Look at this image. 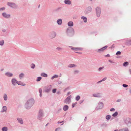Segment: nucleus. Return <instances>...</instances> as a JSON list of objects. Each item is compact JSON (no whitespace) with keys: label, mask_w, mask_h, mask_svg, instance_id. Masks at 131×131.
Instances as JSON below:
<instances>
[{"label":"nucleus","mask_w":131,"mask_h":131,"mask_svg":"<svg viewBox=\"0 0 131 131\" xmlns=\"http://www.w3.org/2000/svg\"><path fill=\"white\" fill-rule=\"evenodd\" d=\"M34 100L31 98L27 101L25 105V108L27 109H29L35 103Z\"/></svg>","instance_id":"1"},{"label":"nucleus","mask_w":131,"mask_h":131,"mask_svg":"<svg viewBox=\"0 0 131 131\" xmlns=\"http://www.w3.org/2000/svg\"><path fill=\"white\" fill-rule=\"evenodd\" d=\"M66 33L68 36L70 37H72L74 34V29L72 27H69L67 29Z\"/></svg>","instance_id":"2"},{"label":"nucleus","mask_w":131,"mask_h":131,"mask_svg":"<svg viewBox=\"0 0 131 131\" xmlns=\"http://www.w3.org/2000/svg\"><path fill=\"white\" fill-rule=\"evenodd\" d=\"M6 4L8 6L13 8L17 9L18 7L17 5L14 3L8 2Z\"/></svg>","instance_id":"3"},{"label":"nucleus","mask_w":131,"mask_h":131,"mask_svg":"<svg viewBox=\"0 0 131 131\" xmlns=\"http://www.w3.org/2000/svg\"><path fill=\"white\" fill-rule=\"evenodd\" d=\"M96 13L97 17H99L101 14V9L99 6H97L95 8Z\"/></svg>","instance_id":"4"},{"label":"nucleus","mask_w":131,"mask_h":131,"mask_svg":"<svg viewBox=\"0 0 131 131\" xmlns=\"http://www.w3.org/2000/svg\"><path fill=\"white\" fill-rule=\"evenodd\" d=\"M43 111L42 110H40L39 112L37 117V118L39 120H41L43 116Z\"/></svg>","instance_id":"5"},{"label":"nucleus","mask_w":131,"mask_h":131,"mask_svg":"<svg viewBox=\"0 0 131 131\" xmlns=\"http://www.w3.org/2000/svg\"><path fill=\"white\" fill-rule=\"evenodd\" d=\"M123 121L127 125L131 124V119L128 117L124 118H123Z\"/></svg>","instance_id":"6"},{"label":"nucleus","mask_w":131,"mask_h":131,"mask_svg":"<svg viewBox=\"0 0 131 131\" xmlns=\"http://www.w3.org/2000/svg\"><path fill=\"white\" fill-rule=\"evenodd\" d=\"M71 95L68 96L64 100V102L67 104H69L71 102Z\"/></svg>","instance_id":"7"},{"label":"nucleus","mask_w":131,"mask_h":131,"mask_svg":"<svg viewBox=\"0 0 131 131\" xmlns=\"http://www.w3.org/2000/svg\"><path fill=\"white\" fill-rule=\"evenodd\" d=\"M107 47L108 46L106 45L105 46L101 48L95 50V51L98 53L103 52L107 48Z\"/></svg>","instance_id":"8"},{"label":"nucleus","mask_w":131,"mask_h":131,"mask_svg":"<svg viewBox=\"0 0 131 131\" xmlns=\"http://www.w3.org/2000/svg\"><path fill=\"white\" fill-rule=\"evenodd\" d=\"M104 106V105L102 102H99L98 105L97 106L96 109L97 110H99L102 109Z\"/></svg>","instance_id":"9"},{"label":"nucleus","mask_w":131,"mask_h":131,"mask_svg":"<svg viewBox=\"0 0 131 131\" xmlns=\"http://www.w3.org/2000/svg\"><path fill=\"white\" fill-rule=\"evenodd\" d=\"M56 35V33L54 31L50 32L49 34V36L51 39H52L55 37Z\"/></svg>","instance_id":"10"},{"label":"nucleus","mask_w":131,"mask_h":131,"mask_svg":"<svg viewBox=\"0 0 131 131\" xmlns=\"http://www.w3.org/2000/svg\"><path fill=\"white\" fill-rule=\"evenodd\" d=\"M92 10L91 7L90 6H89L86 8L84 13L85 14H87L91 12Z\"/></svg>","instance_id":"11"},{"label":"nucleus","mask_w":131,"mask_h":131,"mask_svg":"<svg viewBox=\"0 0 131 131\" xmlns=\"http://www.w3.org/2000/svg\"><path fill=\"white\" fill-rule=\"evenodd\" d=\"M2 15L4 18L8 19L10 18V15L9 14H7L6 12H4L2 14Z\"/></svg>","instance_id":"12"},{"label":"nucleus","mask_w":131,"mask_h":131,"mask_svg":"<svg viewBox=\"0 0 131 131\" xmlns=\"http://www.w3.org/2000/svg\"><path fill=\"white\" fill-rule=\"evenodd\" d=\"M69 47L71 49L74 51H77L78 50L81 51L83 49V48H81L74 47H73L69 46Z\"/></svg>","instance_id":"13"},{"label":"nucleus","mask_w":131,"mask_h":131,"mask_svg":"<svg viewBox=\"0 0 131 131\" xmlns=\"http://www.w3.org/2000/svg\"><path fill=\"white\" fill-rule=\"evenodd\" d=\"M51 89V85H50L48 86L46 88L45 90L46 92L48 93L50 92Z\"/></svg>","instance_id":"14"},{"label":"nucleus","mask_w":131,"mask_h":131,"mask_svg":"<svg viewBox=\"0 0 131 131\" xmlns=\"http://www.w3.org/2000/svg\"><path fill=\"white\" fill-rule=\"evenodd\" d=\"M92 96L94 97H101L102 94L100 93H97L95 94H93Z\"/></svg>","instance_id":"15"},{"label":"nucleus","mask_w":131,"mask_h":131,"mask_svg":"<svg viewBox=\"0 0 131 131\" xmlns=\"http://www.w3.org/2000/svg\"><path fill=\"white\" fill-rule=\"evenodd\" d=\"M17 82H18V81H17L16 79L15 78L13 79L12 80V83L13 85L14 86L16 85V83H17Z\"/></svg>","instance_id":"16"},{"label":"nucleus","mask_w":131,"mask_h":131,"mask_svg":"<svg viewBox=\"0 0 131 131\" xmlns=\"http://www.w3.org/2000/svg\"><path fill=\"white\" fill-rule=\"evenodd\" d=\"M62 8L61 7H59L55 9L54 11L56 12H58L61 10Z\"/></svg>","instance_id":"17"},{"label":"nucleus","mask_w":131,"mask_h":131,"mask_svg":"<svg viewBox=\"0 0 131 131\" xmlns=\"http://www.w3.org/2000/svg\"><path fill=\"white\" fill-rule=\"evenodd\" d=\"M17 120L18 122L21 124H22L23 123V121L22 118H17Z\"/></svg>","instance_id":"18"},{"label":"nucleus","mask_w":131,"mask_h":131,"mask_svg":"<svg viewBox=\"0 0 131 131\" xmlns=\"http://www.w3.org/2000/svg\"><path fill=\"white\" fill-rule=\"evenodd\" d=\"M125 44L127 46H129L131 45V40H127L125 42Z\"/></svg>","instance_id":"19"},{"label":"nucleus","mask_w":131,"mask_h":131,"mask_svg":"<svg viewBox=\"0 0 131 131\" xmlns=\"http://www.w3.org/2000/svg\"><path fill=\"white\" fill-rule=\"evenodd\" d=\"M17 83L18 85L23 86H25L26 85L24 83L20 81H18V82H17Z\"/></svg>","instance_id":"20"},{"label":"nucleus","mask_w":131,"mask_h":131,"mask_svg":"<svg viewBox=\"0 0 131 131\" xmlns=\"http://www.w3.org/2000/svg\"><path fill=\"white\" fill-rule=\"evenodd\" d=\"M57 23L58 25H61L62 23V19H58L57 21Z\"/></svg>","instance_id":"21"},{"label":"nucleus","mask_w":131,"mask_h":131,"mask_svg":"<svg viewBox=\"0 0 131 131\" xmlns=\"http://www.w3.org/2000/svg\"><path fill=\"white\" fill-rule=\"evenodd\" d=\"M5 74L9 77H12L13 75V74L12 73L8 72L6 73Z\"/></svg>","instance_id":"22"},{"label":"nucleus","mask_w":131,"mask_h":131,"mask_svg":"<svg viewBox=\"0 0 131 131\" xmlns=\"http://www.w3.org/2000/svg\"><path fill=\"white\" fill-rule=\"evenodd\" d=\"M64 3L65 4L68 5H70L71 3V2L69 0H65Z\"/></svg>","instance_id":"23"},{"label":"nucleus","mask_w":131,"mask_h":131,"mask_svg":"<svg viewBox=\"0 0 131 131\" xmlns=\"http://www.w3.org/2000/svg\"><path fill=\"white\" fill-rule=\"evenodd\" d=\"M68 25L69 26L72 27L73 25V23L72 21H70L68 23Z\"/></svg>","instance_id":"24"},{"label":"nucleus","mask_w":131,"mask_h":131,"mask_svg":"<svg viewBox=\"0 0 131 131\" xmlns=\"http://www.w3.org/2000/svg\"><path fill=\"white\" fill-rule=\"evenodd\" d=\"M81 19L83 20L84 22L85 23H86L87 21V18L86 17L84 16H82L81 17Z\"/></svg>","instance_id":"25"},{"label":"nucleus","mask_w":131,"mask_h":131,"mask_svg":"<svg viewBox=\"0 0 131 131\" xmlns=\"http://www.w3.org/2000/svg\"><path fill=\"white\" fill-rule=\"evenodd\" d=\"M69 108V106L67 105H65L63 107V109L65 111L67 110Z\"/></svg>","instance_id":"26"},{"label":"nucleus","mask_w":131,"mask_h":131,"mask_svg":"<svg viewBox=\"0 0 131 131\" xmlns=\"http://www.w3.org/2000/svg\"><path fill=\"white\" fill-rule=\"evenodd\" d=\"M62 50V48H61L58 47L56 48V49L55 51L57 52H59L61 51Z\"/></svg>","instance_id":"27"},{"label":"nucleus","mask_w":131,"mask_h":131,"mask_svg":"<svg viewBox=\"0 0 131 131\" xmlns=\"http://www.w3.org/2000/svg\"><path fill=\"white\" fill-rule=\"evenodd\" d=\"M76 66V65L74 64H69L68 66V67L70 68H72L75 67Z\"/></svg>","instance_id":"28"},{"label":"nucleus","mask_w":131,"mask_h":131,"mask_svg":"<svg viewBox=\"0 0 131 131\" xmlns=\"http://www.w3.org/2000/svg\"><path fill=\"white\" fill-rule=\"evenodd\" d=\"M41 75L45 77H48L47 74L44 72L41 73Z\"/></svg>","instance_id":"29"},{"label":"nucleus","mask_w":131,"mask_h":131,"mask_svg":"<svg viewBox=\"0 0 131 131\" xmlns=\"http://www.w3.org/2000/svg\"><path fill=\"white\" fill-rule=\"evenodd\" d=\"M2 131H7L8 128L7 127L4 126L2 128Z\"/></svg>","instance_id":"30"},{"label":"nucleus","mask_w":131,"mask_h":131,"mask_svg":"<svg viewBox=\"0 0 131 131\" xmlns=\"http://www.w3.org/2000/svg\"><path fill=\"white\" fill-rule=\"evenodd\" d=\"M7 110V107L6 106H4L2 108V110L1 111L2 112H4L6 111Z\"/></svg>","instance_id":"31"},{"label":"nucleus","mask_w":131,"mask_h":131,"mask_svg":"<svg viewBox=\"0 0 131 131\" xmlns=\"http://www.w3.org/2000/svg\"><path fill=\"white\" fill-rule=\"evenodd\" d=\"M129 64V62L127 61H126L124 62L123 64V66L125 67L127 66Z\"/></svg>","instance_id":"32"},{"label":"nucleus","mask_w":131,"mask_h":131,"mask_svg":"<svg viewBox=\"0 0 131 131\" xmlns=\"http://www.w3.org/2000/svg\"><path fill=\"white\" fill-rule=\"evenodd\" d=\"M24 74L22 73H21L19 75V77L20 79H21L22 78H23L24 77Z\"/></svg>","instance_id":"33"},{"label":"nucleus","mask_w":131,"mask_h":131,"mask_svg":"<svg viewBox=\"0 0 131 131\" xmlns=\"http://www.w3.org/2000/svg\"><path fill=\"white\" fill-rule=\"evenodd\" d=\"M120 131H128L129 130L127 128L125 127L122 129L120 130Z\"/></svg>","instance_id":"34"},{"label":"nucleus","mask_w":131,"mask_h":131,"mask_svg":"<svg viewBox=\"0 0 131 131\" xmlns=\"http://www.w3.org/2000/svg\"><path fill=\"white\" fill-rule=\"evenodd\" d=\"M3 98L5 101H6L7 99V95L6 94H4L3 96Z\"/></svg>","instance_id":"35"},{"label":"nucleus","mask_w":131,"mask_h":131,"mask_svg":"<svg viewBox=\"0 0 131 131\" xmlns=\"http://www.w3.org/2000/svg\"><path fill=\"white\" fill-rule=\"evenodd\" d=\"M118 114V112H115V113H114L112 114V116L114 117H115Z\"/></svg>","instance_id":"36"},{"label":"nucleus","mask_w":131,"mask_h":131,"mask_svg":"<svg viewBox=\"0 0 131 131\" xmlns=\"http://www.w3.org/2000/svg\"><path fill=\"white\" fill-rule=\"evenodd\" d=\"M58 77V75L55 74L51 78V79L52 80L54 78H57Z\"/></svg>","instance_id":"37"},{"label":"nucleus","mask_w":131,"mask_h":131,"mask_svg":"<svg viewBox=\"0 0 131 131\" xmlns=\"http://www.w3.org/2000/svg\"><path fill=\"white\" fill-rule=\"evenodd\" d=\"M80 97L79 95H78L75 98V100L78 101L80 99Z\"/></svg>","instance_id":"38"},{"label":"nucleus","mask_w":131,"mask_h":131,"mask_svg":"<svg viewBox=\"0 0 131 131\" xmlns=\"http://www.w3.org/2000/svg\"><path fill=\"white\" fill-rule=\"evenodd\" d=\"M30 67L32 69H34L35 67V64L32 63L31 64Z\"/></svg>","instance_id":"39"},{"label":"nucleus","mask_w":131,"mask_h":131,"mask_svg":"<svg viewBox=\"0 0 131 131\" xmlns=\"http://www.w3.org/2000/svg\"><path fill=\"white\" fill-rule=\"evenodd\" d=\"M111 118V116L110 115H107L106 116V118L107 120L110 119Z\"/></svg>","instance_id":"40"},{"label":"nucleus","mask_w":131,"mask_h":131,"mask_svg":"<svg viewBox=\"0 0 131 131\" xmlns=\"http://www.w3.org/2000/svg\"><path fill=\"white\" fill-rule=\"evenodd\" d=\"M4 43V41L3 40H2L0 41V45L2 46H3Z\"/></svg>","instance_id":"41"},{"label":"nucleus","mask_w":131,"mask_h":131,"mask_svg":"<svg viewBox=\"0 0 131 131\" xmlns=\"http://www.w3.org/2000/svg\"><path fill=\"white\" fill-rule=\"evenodd\" d=\"M42 79V78L41 77H39L37 78V79L36 80V81L37 82H39Z\"/></svg>","instance_id":"42"},{"label":"nucleus","mask_w":131,"mask_h":131,"mask_svg":"<svg viewBox=\"0 0 131 131\" xmlns=\"http://www.w3.org/2000/svg\"><path fill=\"white\" fill-rule=\"evenodd\" d=\"M121 54V51H118L116 53V54L117 56L120 55Z\"/></svg>","instance_id":"43"},{"label":"nucleus","mask_w":131,"mask_h":131,"mask_svg":"<svg viewBox=\"0 0 131 131\" xmlns=\"http://www.w3.org/2000/svg\"><path fill=\"white\" fill-rule=\"evenodd\" d=\"M104 68L103 67H100L98 69V70L99 71H100L102 69H103Z\"/></svg>","instance_id":"44"},{"label":"nucleus","mask_w":131,"mask_h":131,"mask_svg":"<svg viewBox=\"0 0 131 131\" xmlns=\"http://www.w3.org/2000/svg\"><path fill=\"white\" fill-rule=\"evenodd\" d=\"M79 72V71L78 70H75L74 71V74H77Z\"/></svg>","instance_id":"45"},{"label":"nucleus","mask_w":131,"mask_h":131,"mask_svg":"<svg viewBox=\"0 0 131 131\" xmlns=\"http://www.w3.org/2000/svg\"><path fill=\"white\" fill-rule=\"evenodd\" d=\"M5 8L3 7L0 8V11L5 10Z\"/></svg>","instance_id":"46"},{"label":"nucleus","mask_w":131,"mask_h":131,"mask_svg":"<svg viewBox=\"0 0 131 131\" xmlns=\"http://www.w3.org/2000/svg\"><path fill=\"white\" fill-rule=\"evenodd\" d=\"M57 90V89H53L52 90V92L53 93H56V91Z\"/></svg>","instance_id":"47"},{"label":"nucleus","mask_w":131,"mask_h":131,"mask_svg":"<svg viewBox=\"0 0 131 131\" xmlns=\"http://www.w3.org/2000/svg\"><path fill=\"white\" fill-rule=\"evenodd\" d=\"M62 109L61 108H59L58 109L57 111V113H59L60 111H61Z\"/></svg>","instance_id":"48"},{"label":"nucleus","mask_w":131,"mask_h":131,"mask_svg":"<svg viewBox=\"0 0 131 131\" xmlns=\"http://www.w3.org/2000/svg\"><path fill=\"white\" fill-rule=\"evenodd\" d=\"M77 104V102L73 103L72 105V107L73 108L75 106V105Z\"/></svg>","instance_id":"49"},{"label":"nucleus","mask_w":131,"mask_h":131,"mask_svg":"<svg viewBox=\"0 0 131 131\" xmlns=\"http://www.w3.org/2000/svg\"><path fill=\"white\" fill-rule=\"evenodd\" d=\"M125 88L127 87L128 86V85L126 84H123L122 85Z\"/></svg>","instance_id":"50"},{"label":"nucleus","mask_w":131,"mask_h":131,"mask_svg":"<svg viewBox=\"0 0 131 131\" xmlns=\"http://www.w3.org/2000/svg\"><path fill=\"white\" fill-rule=\"evenodd\" d=\"M107 79V78L106 77H105L104 78H103L102 80V81H105Z\"/></svg>","instance_id":"51"},{"label":"nucleus","mask_w":131,"mask_h":131,"mask_svg":"<svg viewBox=\"0 0 131 131\" xmlns=\"http://www.w3.org/2000/svg\"><path fill=\"white\" fill-rule=\"evenodd\" d=\"M115 109L114 108H112L110 109L111 111H115Z\"/></svg>","instance_id":"52"},{"label":"nucleus","mask_w":131,"mask_h":131,"mask_svg":"<svg viewBox=\"0 0 131 131\" xmlns=\"http://www.w3.org/2000/svg\"><path fill=\"white\" fill-rule=\"evenodd\" d=\"M57 93L58 95L60 94H61L60 91V90L58 91Z\"/></svg>","instance_id":"53"},{"label":"nucleus","mask_w":131,"mask_h":131,"mask_svg":"<svg viewBox=\"0 0 131 131\" xmlns=\"http://www.w3.org/2000/svg\"><path fill=\"white\" fill-rule=\"evenodd\" d=\"M2 31L3 32H6V30L5 29H3L2 30Z\"/></svg>","instance_id":"54"},{"label":"nucleus","mask_w":131,"mask_h":131,"mask_svg":"<svg viewBox=\"0 0 131 131\" xmlns=\"http://www.w3.org/2000/svg\"><path fill=\"white\" fill-rule=\"evenodd\" d=\"M39 92L40 93H42V90L41 88H40L39 89Z\"/></svg>","instance_id":"55"},{"label":"nucleus","mask_w":131,"mask_h":131,"mask_svg":"<svg viewBox=\"0 0 131 131\" xmlns=\"http://www.w3.org/2000/svg\"><path fill=\"white\" fill-rule=\"evenodd\" d=\"M84 101V100H80V104H81V103H82Z\"/></svg>","instance_id":"56"},{"label":"nucleus","mask_w":131,"mask_h":131,"mask_svg":"<svg viewBox=\"0 0 131 131\" xmlns=\"http://www.w3.org/2000/svg\"><path fill=\"white\" fill-rule=\"evenodd\" d=\"M108 61L111 63H114L115 62H113L111 60H108Z\"/></svg>","instance_id":"57"},{"label":"nucleus","mask_w":131,"mask_h":131,"mask_svg":"<svg viewBox=\"0 0 131 131\" xmlns=\"http://www.w3.org/2000/svg\"><path fill=\"white\" fill-rule=\"evenodd\" d=\"M58 84H60L62 82L61 81H60L59 80L58 81Z\"/></svg>","instance_id":"58"},{"label":"nucleus","mask_w":131,"mask_h":131,"mask_svg":"<svg viewBox=\"0 0 131 131\" xmlns=\"http://www.w3.org/2000/svg\"><path fill=\"white\" fill-rule=\"evenodd\" d=\"M121 99H118L117 100L116 102H121Z\"/></svg>","instance_id":"59"},{"label":"nucleus","mask_w":131,"mask_h":131,"mask_svg":"<svg viewBox=\"0 0 131 131\" xmlns=\"http://www.w3.org/2000/svg\"><path fill=\"white\" fill-rule=\"evenodd\" d=\"M105 56L107 57H110V55L109 54H108L105 55Z\"/></svg>","instance_id":"60"},{"label":"nucleus","mask_w":131,"mask_h":131,"mask_svg":"<svg viewBox=\"0 0 131 131\" xmlns=\"http://www.w3.org/2000/svg\"><path fill=\"white\" fill-rule=\"evenodd\" d=\"M102 82V80H100V81L97 82V84L99 83H101V82Z\"/></svg>","instance_id":"61"},{"label":"nucleus","mask_w":131,"mask_h":131,"mask_svg":"<svg viewBox=\"0 0 131 131\" xmlns=\"http://www.w3.org/2000/svg\"><path fill=\"white\" fill-rule=\"evenodd\" d=\"M63 122V121H61V122L58 121V124H60V123H62Z\"/></svg>","instance_id":"62"},{"label":"nucleus","mask_w":131,"mask_h":131,"mask_svg":"<svg viewBox=\"0 0 131 131\" xmlns=\"http://www.w3.org/2000/svg\"><path fill=\"white\" fill-rule=\"evenodd\" d=\"M60 129V128H57L56 129L55 131H57V130H59Z\"/></svg>","instance_id":"63"},{"label":"nucleus","mask_w":131,"mask_h":131,"mask_svg":"<svg viewBox=\"0 0 131 131\" xmlns=\"http://www.w3.org/2000/svg\"><path fill=\"white\" fill-rule=\"evenodd\" d=\"M129 71L130 74L131 75V69H129Z\"/></svg>","instance_id":"64"}]
</instances>
